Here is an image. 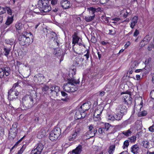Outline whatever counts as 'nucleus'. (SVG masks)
<instances>
[{"label":"nucleus","mask_w":154,"mask_h":154,"mask_svg":"<svg viewBox=\"0 0 154 154\" xmlns=\"http://www.w3.org/2000/svg\"><path fill=\"white\" fill-rule=\"evenodd\" d=\"M78 83V81L74 79H68L67 83L63 85V89L67 92H74L78 89L76 84Z\"/></svg>","instance_id":"1"},{"label":"nucleus","mask_w":154,"mask_h":154,"mask_svg":"<svg viewBox=\"0 0 154 154\" xmlns=\"http://www.w3.org/2000/svg\"><path fill=\"white\" fill-rule=\"evenodd\" d=\"M38 7L42 9L40 12V14L44 15L51 9V6L49 4L48 0H39L38 1Z\"/></svg>","instance_id":"2"},{"label":"nucleus","mask_w":154,"mask_h":154,"mask_svg":"<svg viewBox=\"0 0 154 154\" xmlns=\"http://www.w3.org/2000/svg\"><path fill=\"white\" fill-rule=\"evenodd\" d=\"M32 34L31 32H23L19 38V41L20 44L22 45H29L32 42L30 38H32Z\"/></svg>","instance_id":"3"},{"label":"nucleus","mask_w":154,"mask_h":154,"mask_svg":"<svg viewBox=\"0 0 154 154\" xmlns=\"http://www.w3.org/2000/svg\"><path fill=\"white\" fill-rule=\"evenodd\" d=\"M34 104L32 97L30 95H26L23 97L21 105H23L22 108L23 109L31 108L33 106Z\"/></svg>","instance_id":"4"},{"label":"nucleus","mask_w":154,"mask_h":154,"mask_svg":"<svg viewBox=\"0 0 154 154\" xmlns=\"http://www.w3.org/2000/svg\"><path fill=\"white\" fill-rule=\"evenodd\" d=\"M60 128H57L54 129L50 133L49 138L52 141L56 140L60 136L61 133Z\"/></svg>","instance_id":"5"},{"label":"nucleus","mask_w":154,"mask_h":154,"mask_svg":"<svg viewBox=\"0 0 154 154\" xmlns=\"http://www.w3.org/2000/svg\"><path fill=\"white\" fill-rule=\"evenodd\" d=\"M88 10L90 14L92 15L91 16H87L85 17V20L87 22H90L92 20L95 16V13L96 11V9L93 8L91 7L88 8Z\"/></svg>","instance_id":"6"},{"label":"nucleus","mask_w":154,"mask_h":154,"mask_svg":"<svg viewBox=\"0 0 154 154\" xmlns=\"http://www.w3.org/2000/svg\"><path fill=\"white\" fill-rule=\"evenodd\" d=\"M17 125L16 123H14L11 128L9 133V138L13 139L14 138L17 133Z\"/></svg>","instance_id":"7"},{"label":"nucleus","mask_w":154,"mask_h":154,"mask_svg":"<svg viewBox=\"0 0 154 154\" xmlns=\"http://www.w3.org/2000/svg\"><path fill=\"white\" fill-rule=\"evenodd\" d=\"M81 130V129L78 126H76L75 129L73 131V132L69 137V141H73L76 138L77 136L79 134Z\"/></svg>","instance_id":"8"},{"label":"nucleus","mask_w":154,"mask_h":154,"mask_svg":"<svg viewBox=\"0 0 154 154\" xmlns=\"http://www.w3.org/2000/svg\"><path fill=\"white\" fill-rule=\"evenodd\" d=\"M10 71V68L8 67L0 68V78H3L5 75L6 76L9 75Z\"/></svg>","instance_id":"9"},{"label":"nucleus","mask_w":154,"mask_h":154,"mask_svg":"<svg viewBox=\"0 0 154 154\" xmlns=\"http://www.w3.org/2000/svg\"><path fill=\"white\" fill-rule=\"evenodd\" d=\"M19 94V92L16 90L11 89L8 91V97L9 99L13 100L15 98V96H17Z\"/></svg>","instance_id":"10"},{"label":"nucleus","mask_w":154,"mask_h":154,"mask_svg":"<svg viewBox=\"0 0 154 154\" xmlns=\"http://www.w3.org/2000/svg\"><path fill=\"white\" fill-rule=\"evenodd\" d=\"M117 112H119L122 116L125 114L127 112V108L124 105L119 106L116 108Z\"/></svg>","instance_id":"11"},{"label":"nucleus","mask_w":154,"mask_h":154,"mask_svg":"<svg viewBox=\"0 0 154 154\" xmlns=\"http://www.w3.org/2000/svg\"><path fill=\"white\" fill-rule=\"evenodd\" d=\"M138 20V17L137 16H135L132 18L129 24L130 27L132 29H134V27L136 25Z\"/></svg>","instance_id":"12"},{"label":"nucleus","mask_w":154,"mask_h":154,"mask_svg":"<svg viewBox=\"0 0 154 154\" xmlns=\"http://www.w3.org/2000/svg\"><path fill=\"white\" fill-rule=\"evenodd\" d=\"M139 146L137 144L132 145L131 148V151L134 154H137L140 151Z\"/></svg>","instance_id":"13"},{"label":"nucleus","mask_w":154,"mask_h":154,"mask_svg":"<svg viewBox=\"0 0 154 154\" xmlns=\"http://www.w3.org/2000/svg\"><path fill=\"white\" fill-rule=\"evenodd\" d=\"M61 6L64 9L69 8L70 6V2L67 0H63L60 2Z\"/></svg>","instance_id":"14"},{"label":"nucleus","mask_w":154,"mask_h":154,"mask_svg":"<svg viewBox=\"0 0 154 154\" xmlns=\"http://www.w3.org/2000/svg\"><path fill=\"white\" fill-rule=\"evenodd\" d=\"M47 131L45 128L41 129L38 132L37 134V137L39 139L42 138L45 136L46 134Z\"/></svg>","instance_id":"15"},{"label":"nucleus","mask_w":154,"mask_h":154,"mask_svg":"<svg viewBox=\"0 0 154 154\" xmlns=\"http://www.w3.org/2000/svg\"><path fill=\"white\" fill-rule=\"evenodd\" d=\"M82 146H79L75 149L73 150L72 152H69L68 154H80L82 152Z\"/></svg>","instance_id":"16"},{"label":"nucleus","mask_w":154,"mask_h":154,"mask_svg":"<svg viewBox=\"0 0 154 154\" xmlns=\"http://www.w3.org/2000/svg\"><path fill=\"white\" fill-rule=\"evenodd\" d=\"M124 100V102L126 104H128V103L131 102V100L132 98L131 97L130 94H125L123 95Z\"/></svg>","instance_id":"17"},{"label":"nucleus","mask_w":154,"mask_h":154,"mask_svg":"<svg viewBox=\"0 0 154 154\" xmlns=\"http://www.w3.org/2000/svg\"><path fill=\"white\" fill-rule=\"evenodd\" d=\"M90 108V107L88 103H85L82 105L79 109V111H86Z\"/></svg>","instance_id":"18"},{"label":"nucleus","mask_w":154,"mask_h":154,"mask_svg":"<svg viewBox=\"0 0 154 154\" xmlns=\"http://www.w3.org/2000/svg\"><path fill=\"white\" fill-rule=\"evenodd\" d=\"M25 14L28 16H34L36 14H40V12H35L30 9H27L25 12Z\"/></svg>","instance_id":"19"},{"label":"nucleus","mask_w":154,"mask_h":154,"mask_svg":"<svg viewBox=\"0 0 154 154\" xmlns=\"http://www.w3.org/2000/svg\"><path fill=\"white\" fill-rule=\"evenodd\" d=\"M150 40V37L148 36L145 37L143 40L140 43V45L142 47H144L146 45L149 41Z\"/></svg>","instance_id":"20"},{"label":"nucleus","mask_w":154,"mask_h":154,"mask_svg":"<svg viewBox=\"0 0 154 154\" xmlns=\"http://www.w3.org/2000/svg\"><path fill=\"white\" fill-rule=\"evenodd\" d=\"M79 39L80 38L77 35L76 33H74L72 36V43L74 44L73 46H74L76 44L78 43Z\"/></svg>","instance_id":"21"},{"label":"nucleus","mask_w":154,"mask_h":154,"mask_svg":"<svg viewBox=\"0 0 154 154\" xmlns=\"http://www.w3.org/2000/svg\"><path fill=\"white\" fill-rule=\"evenodd\" d=\"M103 111V109L100 106H98L97 109L95 110L94 114V116H100Z\"/></svg>","instance_id":"22"},{"label":"nucleus","mask_w":154,"mask_h":154,"mask_svg":"<svg viewBox=\"0 0 154 154\" xmlns=\"http://www.w3.org/2000/svg\"><path fill=\"white\" fill-rule=\"evenodd\" d=\"M50 90L52 92H54L57 94L60 91V88L57 86L52 85L50 88Z\"/></svg>","instance_id":"23"},{"label":"nucleus","mask_w":154,"mask_h":154,"mask_svg":"<svg viewBox=\"0 0 154 154\" xmlns=\"http://www.w3.org/2000/svg\"><path fill=\"white\" fill-rule=\"evenodd\" d=\"M132 132V131L131 129L121 132L122 134L127 137L131 135Z\"/></svg>","instance_id":"24"},{"label":"nucleus","mask_w":154,"mask_h":154,"mask_svg":"<svg viewBox=\"0 0 154 154\" xmlns=\"http://www.w3.org/2000/svg\"><path fill=\"white\" fill-rule=\"evenodd\" d=\"M5 42L7 44L11 45L15 43V40L13 38L9 39H7L5 40Z\"/></svg>","instance_id":"25"},{"label":"nucleus","mask_w":154,"mask_h":154,"mask_svg":"<svg viewBox=\"0 0 154 154\" xmlns=\"http://www.w3.org/2000/svg\"><path fill=\"white\" fill-rule=\"evenodd\" d=\"M115 114L114 115L115 119L117 120H119L122 118V114H121L119 112H117V111L116 110Z\"/></svg>","instance_id":"26"},{"label":"nucleus","mask_w":154,"mask_h":154,"mask_svg":"<svg viewBox=\"0 0 154 154\" xmlns=\"http://www.w3.org/2000/svg\"><path fill=\"white\" fill-rule=\"evenodd\" d=\"M11 49L10 48L4 47L3 49V53L4 55L7 57H8L9 54Z\"/></svg>","instance_id":"27"},{"label":"nucleus","mask_w":154,"mask_h":154,"mask_svg":"<svg viewBox=\"0 0 154 154\" xmlns=\"http://www.w3.org/2000/svg\"><path fill=\"white\" fill-rule=\"evenodd\" d=\"M139 63V62L138 61L135 60L133 61L131 63V68L132 69H134L136 68L137 66H138Z\"/></svg>","instance_id":"28"},{"label":"nucleus","mask_w":154,"mask_h":154,"mask_svg":"<svg viewBox=\"0 0 154 154\" xmlns=\"http://www.w3.org/2000/svg\"><path fill=\"white\" fill-rule=\"evenodd\" d=\"M82 111H79V110L77 111L74 116L75 119L76 120L81 119L82 118Z\"/></svg>","instance_id":"29"},{"label":"nucleus","mask_w":154,"mask_h":154,"mask_svg":"<svg viewBox=\"0 0 154 154\" xmlns=\"http://www.w3.org/2000/svg\"><path fill=\"white\" fill-rule=\"evenodd\" d=\"M43 148L44 146L41 143H39L37 145L35 149L41 153Z\"/></svg>","instance_id":"30"},{"label":"nucleus","mask_w":154,"mask_h":154,"mask_svg":"<svg viewBox=\"0 0 154 154\" xmlns=\"http://www.w3.org/2000/svg\"><path fill=\"white\" fill-rule=\"evenodd\" d=\"M13 20V17H8L7 19V20L5 23V24L6 25H9L12 23Z\"/></svg>","instance_id":"31"},{"label":"nucleus","mask_w":154,"mask_h":154,"mask_svg":"<svg viewBox=\"0 0 154 154\" xmlns=\"http://www.w3.org/2000/svg\"><path fill=\"white\" fill-rule=\"evenodd\" d=\"M76 71V69L74 67L70 69L69 75L70 77H73V76L75 74Z\"/></svg>","instance_id":"32"},{"label":"nucleus","mask_w":154,"mask_h":154,"mask_svg":"<svg viewBox=\"0 0 154 154\" xmlns=\"http://www.w3.org/2000/svg\"><path fill=\"white\" fill-rule=\"evenodd\" d=\"M115 146L113 145H111L109 148L108 151L109 154H112L115 149Z\"/></svg>","instance_id":"33"},{"label":"nucleus","mask_w":154,"mask_h":154,"mask_svg":"<svg viewBox=\"0 0 154 154\" xmlns=\"http://www.w3.org/2000/svg\"><path fill=\"white\" fill-rule=\"evenodd\" d=\"M96 132V131L95 130H93L92 131H90L89 132H88L86 133V135H88L89 137H91L94 136L95 135V133Z\"/></svg>","instance_id":"34"},{"label":"nucleus","mask_w":154,"mask_h":154,"mask_svg":"<svg viewBox=\"0 0 154 154\" xmlns=\"http://www.w3.org/2000/svg\"><path fill=\"white\" fill-rule=\"evenodd\" d=\"M15 27L17 30H20L23 28V25L21 23H17L15 26Z\"/></svg>","instance_id":"35"},{"label":"nucleus","mask_w":154,"mask_h":154,"mask_svg":"<svg viewBox=\"0 0 154 154\" xmlns=\"http://www.w3.org/2000/svg\"><path fill=\"white\" fill-rule=\"evenodd\" d=\"M147 112L146 111L143 110L139 112L138 113V115L139 117H142L145 116L146 115Z\"/></svg>","instance_id":"36"},{"label":"nucleus","mask_w":154,"mask_h":154,"mask_svg":"<svg viewBox=\"0 0 154 154\" xmlns=\"http://www.w3.org/2000/svg\"><path fill=\"white\" fill-rule=\"evenodd\" d=\"M129 145V142L128 140H125L123 143V145L122 146L123 149H124L127 148Z\"/></svg>","instance_id":"37"},{"label":"nucleus","mask_w":154,"mask_h":154,"mask_svg":"<svg viewBox=\"0 0 154 154\" xmlns=\"http://www.w3.org/2000/svg\"><path fill=\"white\" fill-rule=\"evenodd\" d=\"M106 131L104 128H100L98 129V132L100 134H103Z\"/></svg>","instance_id":"38"},{"label":"nucleus","mask_w":154,"mask_h":154,"mask_svg":"<svg viewBox=\"0 0 154 154\" xmlns=\"http://www.w3.org/2000/svg\"><path fill=\"white\" fill-rule=\"evenodd\" d=\"M37 78L38 81V83H39L40 82H42L44 80V76L42 75H41L40 76H39L38 77H36Z\"/></svg>","instance_id":"39"},{"label":"nucleus","mask_w":154,"mask_h":154,"mask_svg":"<svg viewBox=\"0 0 154 154\" xmlns=\"http://www.w3.org/2000/svg\"><path fill=\"white\" fill-rule=\"evenodd\" d=\"M114 116V115L112 116V115H109L107 116V118L108 120H109L112 121H113L116 120Z\"/></svg>","instance_id":"40"},{"label":"nucleus","mask_w":154,"mask_h":154,"mask_svg":"<svg viewBox=\"0 0 154 154\" xmlns=\"http://www.w3.org/2000/svg\"><path fill=\"white\" fill-rule=\"evenodd\" d=\"M119 11L120 12V15L121 14H122L123 15V14L127 12V10L125 9H124L122 7L120 8Z\"/></svg>","instance_id":"41"},{"label":"nucleus","mask_w":154,"mask_h":154,"mask_svg":"<svg viewBox=\"0 0 154 154\" xmlns=\"http://www.w3.org/2000/svg\"><path fill=\"white\" fill-rule=\"evenodd\" d=\"M112 21H114L117 22H118L120 23L122 22V20H121V19L119 18L118 17H116L111 20Z\"/></svg>","instance_id":"42"},{"label":"nucleus","mask_w":154,"mask_h":154,"mask_svg":"<svg viewBox=\"0 0 154 154\" xmlns=\"http://www.w3.org/2000/svg\"><path fill=\"white\" fill-rule=\"evenodd\" d=\"M5 8L6 9V10L7 11L8 14L10 15H12V10L10 8L6 7Z\"/></svg>","instance_id":"43"},{"label":"nucleus","mask_w":154,"mask_h":154,"mask_svg":"<svg viewBox=\"0 0 154 154\" xmlns=\"http://www.w3.org/2000/svg\"><path fill=\"white\" fill-rule=\"evenodd\" d=\"M143 145L144 147L148 148L149 147V143L147 141H144L143 142Z\"/></svg>","instance_id":"44"},{"label":"nucleus","mask_w":154,"mask_h":154,"mask_svg":"<svg viewBox=\"0 0 154 154\" xmlns=\"http://www.w3.org/2000/svg\"><path fill=\"white\" fill-rule=\"evenodd\" d=\"M6 12V9L4 8H2L0 6V14H3Z\"/></svg>","instance_id":"45"},{"label":"nucleus","mask_w":154,"mask_h":154,"mask_svg":"<svg viewBox=\"0 0 154 154\" xmlns=\"http://www.w3.org/2000/svg\"><path fill=\"white\" fill-rule=\"evenodd\" d=\"M25 67V64L22 65L21 66L18 67V70L19 72L20 73V72H22L23 70V68Z\"/></svg>","instance_id":"46"},{"label":"nucleus","mask_w":154,"mask_h":154,"mask_svg":"<svg viewBox=\"0 0 154 154\" xmlns=\"http://www.w3.org/2000/svg\"><path fill=\"white\" fill-rule=\"evenodd\" d=\"M129 139L130 140L131 142H134L136 140V137L135 136H132L129 138Z\"/></svg>","instance_id":"47"},{"label":"nucleus","mask_w":154,"mask_h":154,"mask_svg":"<svg viewBox=\"0 0 154 154\" xmlns=\"http://www.w3.org/2000/svg\"><path fill=\"white\" fill-rule=\"evenodd\" d=\"M145 66L144 68H143L142 69H136L135 70V72L136 73H139L141 72L144 71L145 69Z\"/></svg>","instance_id":"48"},{"label":"nucleus","mask_w":154,"mask_h":154,"mask_svg":"<svg viewBox=\"0 0 154 154\" xmlns=\"http://www.w3.org/2000/svg\"><path fill=\"white\" fill-rule=\"evenodd\" d=\"M40 153L37 150L35 149L32 150L31 153V154H40Z\"/></svg>","instance_id":"49"},{"label":"nucleus","mask_w":154,"mask_h":154,"mask_svg":"<svg viewBox=\"0 0 154 154\" xmlns=\"http://www.w3.org/2000/svg\"><path fill=\"white\" fill-rule=\"evenodd\" d=\"M139 30L137 29H136L134 33L133 36L136 37L139 35Z\"/></svg>","instance_id":"50"},{"label":"nucleus","mask_w":154,"mask_h":154,"mask_svg":"<svg viewBox=\"0 0 154 154\" xmlns=\"http://www.w3.org/2000/svg\"><path fill=\"white\" fill-rule=\"evenodd\" d=\"M153 48H154V44H149L148 47V49L149 51L151 50Z\"/></svg>","instance_id":"51"},{"label":"nucleus","mask_w":154,"mask_h":154,"mask_svg":"<svg viewBox=\"0 0 154 154\" xmlns=\"http://www.w3.org/2000/svg\"><path fill=\"white\" fill-rule=\"evenodd\" d=\"M110 127V125L109 123H106L105 125V128H105V130L107 131L109 130Z\"/></svg>","instance_id":"52"},{"label":"nucleus","mask_w":154,"mask_h":154,"mask_svg":"<svg viewBox=\"0 0 154 154\" xmlns=\"http://www.w3.org/2000/svg\"><path fill=\"white\" fill-rule=\"evenodd\" d=\"M94 120L96 121H99L101 120V118L100 117V116H94Z\"/></svg>","instance_id":"53"},{"label":"nucleus","mask_w":154,"mask_h":154,"mask_svg":"<svg viewBox=\"0 0 154 154\" xmlns=\"http://www.w3.org/2000/svg\"><path fill=\"white\" fill-rule=\"evenodd\" d=\"M131 42L129 41L127 42H126V44L124 45V47L125 48H127L128 47L131 45Z\"/></svg>","instance_id":"54"},{"label":"nucleus","mask_w":154,"mask_h":154,"mask_svg":"<svg viewBox=\"0 0 154 154\" xmlns=\"http://www.w3.org/2000/svg\"><path fill=\"white\" fill-rule=\"evenodd\" d=\"M149 130L151 132H154V125L150 127L149 128Z\"/></svg>","instance_id":"55"},{"label":"nucleus","mask_w":154,"mask_h":154,"mask_svg":"<svg viewBox=\"0 0 154 154\" xmlns=\"http://www.w3.org/2000/svg\"><path fill=\"white\" fill-rule=\"evenodd\" d=\"M88 129L89 131H88V132H89L92 131V130L93 131L94 130V127L93 125H91L89 126Z\"/></svg>","instance_id":"56"},{"label":"nucleus","mask_w":154,"mask_h":154,"mask_svg":"<svg viewBox=\"0 0 154 154\" xmlns=\"http://www.w3.org/2000/svg\"><path fill=\"white\" fill-rule=\"evenodd\" d=\"M151 97L153 99H154V90L151 91L150 93Z\"/></svg>","instance_id":"57"},{"label":"nucleus","mask_w":154,"mask_h":154,"mask_svg":"<svg viewBox=\"0 0 154 154\" xmlns=\"http://www.w3.org/2000/svg\"><path fill=\"white\" fill-rule=\"evenodd\" d=\"M89 52L88 51H87V53L86 54L84 55V56L86 57V59L88 60L89 57Z\"/></svg>","instance_id":"58"},{"label":"nucleus","mask_w":154,"mask_h":154,"mask_svg":"<svg viewBox=\"0 0 154 154\" xmlns=\"http://www.w3.org/2000/svg\"><path fill=\"white\" fill-rule=\"evenodd\" d=\"M80 60H78L77 61H75V62H74V65L76 66H79L80 64Z\"/></svg>","instance_id":"59"},{"label":"nucleus","mask_w":154,"mask_h":154,"mask_svg":"<svg viewBox=\"0 0 154 154\" xmlns=\"http://www.w3.org/2000/svg\"><path fill=\"white\" fill-rule=\"evenodd\" d=\"M109 0H100V2L101 4H104L108 2Z\"/></svg>","instance_id":"60"},{"label":"nucleus","mask_w":154,"mask_h":154,"mask_svg":"<svg viewBox=\"0 0 154 154\" xmlns=\"http://www.w3.org/2000/svg\"><path fill=\"white\" fill-rule=\"evenodd\" d=\"M58 0H51V4L53 5H55L57 3Z\"/></svg>","instance_id":"61"},{"label":"nucleus","mask_w":154,"mask_h":154,"mask_svg":"<svg viewBox=\"0 0 154 154\" xmlns=\"http://www.w3.org/2000/svg\"><path fill=\"white\" fill-rule=\"evenodd\" d=\"M18 84L17 83H16L14 84L13 85V86L12 88L11 89H14L15 90V88L17 87H18Z\"/></svg>","instance_id":"62"},{"label":"nucleus","mask_w":154,"mask_h":154,"mask_svg":"<svg viewBox=\"0 0 154 154\" xmlns=\"http://www.w3.org/2000/svg\"><path fill=\"white\" fill-rule=\"evenodd\" d=\"M85 111H82V113H81L82 118H84L86 115V113L85 112Z\"/></svg>","instance_id":"63"},{"label":"nucleus","mask_w":154,"mask_h":154,"mask_svg":"<svg viewBox=\"0 0 154 154\" xmlns=\"http://www.w3.org/2000/svg\"><path fill=\"white\" fill-rule=\"evenodd\" d=\"M23 151V148H21L18 151V152L16 154H22Z\"/></svg>","instance_id":"64"}]
</instances>
